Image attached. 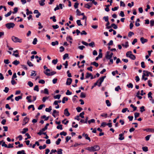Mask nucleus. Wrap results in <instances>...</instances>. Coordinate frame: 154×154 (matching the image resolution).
Wrapping results in <instances>:
<instances>
[{
  "mask_svg": "<svg viewBox=\"0 0 154 154\" xmlns=\"http://www.w3.org/2000/svg\"><path fill=\"white\" fill-rule=\"evenodd\" d=\"M63 65H64L65 66V69L67 68V66H68V61H66L65 62V63H63Z\"/></svg>",
  "mask_w": 154,
  "mask_h": 154,
  "instance_id": "obj_44",
  "label": "nucleus"
},
{
  "mask_svg": "<svg viewBox=\"0 0 154 154\" xmlns=\"http://www.w3.org/2000/svg\"><path fill=\"white\" fill-rule=\"evenodd\" d=\"M18 8L17 7L14 8V11L12 12V13L13 14L16 13L18 11Z\"/></svg>",
  "mask_w": 154,
  "mask_h": 154,
  "instance_id": "obj_43",
  "label": "nucleus"
},
{
  "mask_svg": "<svg viewBox=\"0 0 154 154\" xmlns=\"http://www.w3.org/2000/svg\"><path fill=\"white\" fill-rule=\"evenodd\" d=\"M51 110L52 107L51 106H50L48 108L45 109V111L47 112H50Z\"/></svg>",
  "mask_w": 154,
  "mask_h": 154,
  "instance_id": "obj_22",
  "label": "nucleus"
},
{
  "mask_svg": "<svg viewBox=\"0 0 154 154\" xmlns=\"http://www.w3.org/2000/svg\"><path fill=\"white\" fill-rule=\"evenodd\" d=\"M77 112H80L82 110V109L80 107H78L76 108Z\"/></svg>",
  "mask_w": 154,
  "mask_h": 154,
  "instance_id": "obj_46",
  "label": "nucleus"
},
{
  "mask_svg": "<svg viewBox=\"0 0 154 154\" xmlns=\"http://www.w3.org/2000/svg\"><path fill=\"white\" fill-rule=\"evenodd\" d=\"M143 151L146 152L148 151V148L147 146H144L142 147Z\"/></svg>",
  "mask_w": 154,
  "mask_h": 154,
  "instance_id": "obj_29",
  "label": "nucleus"
},
{
  "mask_svg": "<svg viewBox=\"0 0 154 154\" xmlns=\"http://www.w3.org/2000/svg\"><path fill=\"white\" fill-rule=\"evenodd\" d=\"M127 86L128 88H132L133 87V85L131 83H129L127 85Z\"/></svg>",
  "mask_w": 154,
  "mask_h": 154,
  "instance_id": "obj_55",
  "label": "nucleus"
},
{
  "mask_svg": "<svg viewBox=\"0 0 154 154\" xmlns=\"http://www.w3.org/2000/svg\"><path fill=\"white\" fill-rule=\"evenodd\" d=\"M28 84L30 87H32L33 85V83L30 81L28 82Z\"/></svg>",
  "mask_w": 154,
  "mask_h": 154,
  "instance_id": "obj_64",
  "label": "nucleus"
},
{
  "mask_svg": "<svg viewBox=\"0 0 154 154\" xmlns=\"http://www.w3.org/2000/svg\"><path fill=\"white\" fill-rule=\"evenodd\" d=\"M85 114V112H82L81 113L79 114V116L80 117H81L82 118H84V116L83 115Z\"/></svg>",
  "mask_w": 154,
  "mask_h": 154,
  "instance_id": "obj_58",
  "label": "nucleus"
},
{
  "mask_svg": "<svg viewBox=\"0 0 154 154\" xmlns=\"http://www.w3.org/2000/svg\"><path fill=\"white\" fill-rule=\"evenodd\" d=\"M120 16H121L122 17H124L125 16V14H124V12L123 11H120V13L119 14Z\"/></svg>",
  "mask_w": 154,
  "mask_h": 154,
  "instance_id": "obj_61",
  "label": "nucleus"
},
{
  "mask_svg": "<svg viewBox=\"0 0 154 154\" xmlns=\"http://www.w3.org/2000/svg\"><path fill=\"white\" fill-rule=\"evenodd\" d=\"M129 57L133 60H134L136 59L135 56L133 54H132L131 56H129Z\"/></svg>",
  "mask_w": 154,
  "mask_h": 154,
  "instance_id": "obj_40",
  "label": "nucleus"
},
{
  "mask_svg": "<svg viewBox=\"0 0 154 154\" xmlns=\"http://www.w3.org/2000/svg\"><path fill=\"white\" fill-rule=\"evenodd\" d=\"M154 25V20H151L150 21V26L151 27L153 26Z\"/></svg>",
  "mask_w": 154,
  "mask_h": 154,
  "instance_id": "obj_45",
  "label": "nucleus"
},
{
  "mask_svg": "<svg viewBox=\"0 0 154 154\" xmlns=\"http://www.w3.org/2000/svg\"><path fill=\"white\" fill-rule=\"evenodd\" d=\"M91 64V65H93L95 66L96 67H98L99 65L98 63L96 62L95 61H94L93 62H92Z\"/></svg>",
  "mask_w": 154,
  "mask_h": 154,
  "instance_id": "obj_21",
  "label": "nucleus"
},
{
  "mask_svg": "<svg viewBox=\"0 0 154 154\" xmlns=\"http://www.w3.org/2000/svg\"><path fill=\"white\" fill-rule=\"evenodd\" d=\"M64 114L66 116H70V114L68 111V109L66 108L64 110Z\"/></svg>",
  "mask_w": 154,
  "mask_h": 154,
  "instance_id": "obj_10",
  "label": "nucleus"
},
{
  "mask_svg": "<svg viewBox=\"0 0 154 154\" xmlns=\"http://www.w3.org/2000/svg\"><path fill=\"white\" fill-rule=\"evenodd\" d=\"M12 40L15 43H17V42L19 43L22 42V39H20L19 38H18L17 37H16L14 36H13L11 37Z\"/></svg>",
  "mask_w": 154,
  "mask_h": 154,
  "instance_id": "obj_2",
  "label": "nucleus"
},
{
  "mask_svg": "<svg viewBox=\"0 0 154 154\" xmlns=\"http://www.w3.org/2000/svg\"><path fill=\"white\" fill-rule=\"evenodd\" d=\"M152 94V93L151 92H149V93L148 94V98H150L151 99H152V97L151 95Z\"/></svg>",
  "mask_w": 154,
  "mask_h": 154,
  "instance_id": "obj_54",
  "label": "nucleus"
},
{
  "mask_svg": "<svg viewBox=\"0 0 154 154\" xmlns=\"http://www.w3.org/2000/svg\"><path fill=\"white\" fill-rule=\"evenodd\" d=\"M134 33L133 32H129L128 34V36L129 37H131L132 36V35H134Z\"/></svg>",
  "mask_w": 154,
  "mask_h": 154,
  "instance_id": "obj_60",
  "label": "nucleus"
},
{
  "mask_svg": "<svg viewBox=\"0 0 154 154\" xmlns=\"http://www.w3.org/2000/svg\"><path fill=\"white\" fill-rule=\"evenodd\" d=\"M34 90L35 91H39L38 86L37 85H35V86L34 88Z\"/></svg>",
  "mask_w": 154,
  "mask_h": 154,
  "instance_id": "obj_56",
  "label": "nucleus"
},
{
  "mask_svg": "<svg viewBox=\"0 0 154 154\" xmlns=\"http://www.w3.org/2000/svg\"><path fill=\"white\" fill-rule=\"evenodd\" d=\"M31 108H32V110L33 111L35 110V109L34 107V106L33 105H31L28 106V109H29Z\"/></svg>",
  "mask_w": 154,
  "mask_h": 154,
  "instance_id": "obj_34",
  "label": "nucleus"
},
{
  "mask_svg": "<svg viewBox=\"0 0 154 154\" xmlns=\"http://www.w3.org/2000/svg\"><path fill=\"white\" fill-rule=\"evenodd\" d=\"M68 100V98L67 97H64L63 98L62 102L63 103H65V101H67Z\"/></svg>",
  "mask_w": 154,
  "mask_h": 154,
  "instance_id": "obj_20",
  "label": "nucleus"
},
{
  "mask_svg": "<svg viewBox=\"0 0 154 154\" xmlns=\"http://www.w3.org/2000/svg\"><path fill=\"white\" fill-rule=\"evenodd\" d=\"M57 129H60V130H62V125H59L57 126Z\"/></svg>",
  "mask_w": 154,
  "mask_h": 154,
  "instance_id": "obj_50",
  "label": "nucleus"
},
{
  "mask_svg": "<svg viewBox=\"0 0 154 154\" xmlns=\"http://www.w3.org/2000/svg\"><path fill=\"white\" fill-rule=\"evenodd\" d=\"M60 97H61L60 95L57 94L56 96H54V97L55 99H59Z\"/></svg>",
  "mask_w": 154,
  "mask_h": 154,
  "instance_id": "obj_33",
  "label": "nucleus"
},
{
  "mask_svg": "<svg viewBox=\"0 0 154 154\" xmlns=\"http://www.w3.org/2000/svg\"><path fill=\"white\" fill-rule=\"evenodd\" d=\"M106 77V76H102L100 78V79H98L97 82H98H98L99 83L97 85L99 87H100L101 86V85L102 83V82H103L104 79Z\"/></svg>",
  "mask_w": 154,
  "mask_h": 154,
  "instance_id": "obj_3",
  "label": "nucleus"
},
{
  "mask_svg": "<svg viewBox=\"0 0 154 154\" xmlns=\"http://www.w3.org/2000/svg\"><path fill=\"white\" fill-rule=\"evenodd\" d=\"M28 130V128H24L23 129V131L21 132V133L23 134H25Z\"/></svg>",
  "mask_w": 154,
  "mask_h": 154,
  "instance_id": "obj_25",
  "label": "nucleus"
},
{
  "mask_svg": "<svg viewBox=\"0 0 154 154\" xmlns=\"http://www.w3.org/2000/svg\"><path fill=\"white\" fill-rule=\"evenodd\" d=\"M69 57V55L68 54H65L63 56V60H65L66 58Z\"/></svg>",
  "mask_w": 154,
  "mask_h": 154,
  "instance_id": "obj_53",
  "label": "nucleus"
},
{
  "mask_svg": "<svg viewBox=\"0 0 154 154\" xmlns=\"http://www.w3.org/2000/svg\"><path fill=\"white\" fill-rule=\"evenodd\" d=\"M41 118L42 119H45V121H47L49 119V117H46L45 115H43Z\"/></svg>",
  "mask_w": 154,
  "mask_h": 154,
  "instance_id": "obj_37",
  "label": "nucleus"
},
{
  "mask_svg": "<svg viewBox=\"0 0 154 154\" xmlns=\"http://www.w3.org/2000/svg\"><path fill=\"white\" fill-rule=\"evenodd\" d=\"M140 112H143L145 111V107L143 106H142L140 108Z\"/></svg>",
  "mask_w": 154,
  "mask_h": 154,
  "instance_id": "obj_26",
  "label": "nucleus"
},
{
  "mask_svg": "<svg viewBox=\"0 0 154 154\" xmlns=\"http://www.w3.org/2000/svg\"><path fill=\"white\" fill-rule=\"evenodd\" d=\"M62 149H58L57 151V153L58 154H62Z\"/></svg>",
  "mask_w": 154,
  "mask_h": 154,
  "instance_id": "obj_49",
  "label": "nucleus"
},
{
  "mask_svg": "<svg viewBox=\"0 0 154 154\" xmlns=\"http://www.w3.org/2000/svg\"><path fill=\"white\" fill-rule=\"evenodd\" d=\"M58 62V60L57 59H54L52 61V63H53L55 65Z\"/></svg>",
  "mask_w": 154,
  "mask_h": 154,
  "instance_id": "obj_41",
  "label": "nucleus"
},
{
  "mask_svg": "<svg viewBox=\"0 0 154 154\" xmlns=\"http://www.w3.org/2000/svg\"><path fill=\"white\" fill-rule=\"evenodd\" d=\"M100 149V147L99 146L96 145L93 146L88 147L86 149L90 152H94L99 150Z\"/></svg>",
  "mask_w": 154,
  "mask_h": 154,
  "instance_id": "obj_1",
  "label": "nucleus"
},
{
  "mask_svg": "<svg viewBox=\"0 0 154 154\" xmlns=\"http://www.w3.org/2000/svg\"><path fill=\"white\" fill-rule=\"evenodd\" d=\"M60 48V51L61 52H62L64 50V48L63 46H61Z\"/></svg>",
  "mask_w": 154,
  "mask_h": 154,
  "instance_id": "obj_63",
  "label": "nucleus"
},
{
  "mask_svg": "<svg viewBox=\"0 0 154 154\" xmlns=\"http://www.w3.org/2000/svg\"><path fill=\"white\" fill-rule=\"evenodd\" d=\"M106 103L107 105L108 106H111V103L110 102L109 100H106Z\"/></svg>",
  "mask_w": 154,
  "mask_h": 154,
  "instance_id": "obj_35",
  "label": "nucleus"
},
{
  "mask_svg": "<svg viewBox=\"0 0 154 154\" xmlns=\"http://www.w3.org/2000/svg\"><path fill=\"white\" fill-rule=\"evenodd\" d=\"M27 64L30 67L33 66L34 65L29 60H28L27 62Z\"/></svg>",
  "mask_w": 154,
  "mask_h": 154,
  "instance_id": "obj_24",
  "label": "nucleus"
},
{
  "mask_svg": "<svg viewBox=\"0 0 154 154\" xmlns=\"http://www.w3.org/2000/svg\"><path fill=\"white\" fill-rule=\"evenodd\" d=\"M124 133L120 134H119V139L120 140H122L124 139V137H123Z\"/></svg>",
  "mask_w": 154,
  "mask_h": 154,
  "instance_id": "obj_14",
  "label": "nucleus"
},
{
  "mask_svg": "<svg viewBox=\"0 0 154 154\" xmlns=\"http://www.w3.org/2000/svg\"><path fill=\"white\" fill-rule=\"evenodd\" d=\"M90 77H91V79H93V77L92 74L87 72L86 73V75L85 76V78L86 79H88Z\"/></svg>",
  "mask_w": 154,
  "mask_h": 154,
  "instance_id": "obj_8",
  "label": "nucleus"
},
{
  "mask_svg": "<svg viewBox=\"0 0 154 154\" xmlns=\"http://www.w3.org/2000/svg\"><path fill=\"white\" fill-rule=\"evenodd\" d=\"M113 55V53L111 52L109 54V52L107 51L106 53V55L105 56V57L107 59H111Z\"/></svg>",
  "mask_w": 154,
  "mask_h": 154,
  "instance_id": "obj_5",
  "label": "nucleus"
},
{
  "mask_svg": "<svg viewBox=\"0 0 154 154\" xmlns=\"http://www.w3.org/2000/svg\"><path fill=\"white\" fill-rule=\"evenodd\" d=\"M61 140L60 138H58L56 142V143L57 145H58L60 144V142Z\"/></svg>",
  "mask_w": 154,
  "mask_h": 154,
  "instance_id": "obj_47",
  "label": "nucleus"
},
{
  "mask_svg": "<svg viewBox=\"0 0 154 154\" xmlns=\"http://www.w3.org/2000/svg\"><path fill=\"white\" fill-rule=\"evenodd\" d=\"M44 72L46 75L48 76L52 75L56 73V72L54 71H53L51 73L47 72H45L44 71Z\"/></svg>",
  "mask_w": 154,
  "mask_h": 154,
  "instance_id": "obj_6",
  "label": "nucleus"
},
{
  "mask_svg": "<svg viewBox=\"0 0 154 154\" xmlns=\"http://www.w3.org/2000/svg\"><path fill=\"white\" fill-rule=\"evenodd\" d=\"M44 93L47 94H49V91L48 90L47 88H45L43 92Z\"/></svg>",
  "mask_w": 154,
  "mask_h": 154,
  "instance_id": "obj_39",
  "label": "nucleus"
},
{
  "mask_svg": "<svg viewBox=\"0 0 154 154\" xmlns=\"http://www.w3.org/2000/svg\"><path fill=\"white\" fill-rule=\"evenodd\" d=\"M59 112L58 111H57L56 110H53V111L52 112V115L55 118L56 116H55V114L58 113V116H59Z\"/></svg>",
  "mask_w": 154,
  "mask_h": 154,
  "instance_id": "obj_13",
  "label": "nucleus"
},
{
  "mask_svg": "<svg viewBox=\"0 0 154 154\" xmlns=\"http://www.w3.org/2000/svg\"><path fill=\"white\" fill-rule=\"evenodd\" d=\"M132 52L131 51H128L126 53V56L127 57H128L129 56H131L132 55Z\"/></svg>",
  "mask_w": 154,
  "mask_h": 154,
  "instance_id": "obj_17",
  "label": "nucleus"
},
{
  "mask_svg": "<svg viewBox=\"0 0 154 154\" xmlns=\"http://www.w3.org/2000/svg\"><path fill=\"white\" fill-rule=\"evenodd\" d=\"M37 39L36 38H35L34 39L33 41L32 42V44L34 45H36L37 44Z\"/></svg>",
  "mask_w": 154,
  "mask_h": 154,
  "instance_id": "obj_42",
  "label": "nucleus"
},
{
  "mask_svg": "<svg viewBox=\"0 0 154 154\" xmlns=\"http://www.w3.org/2000/svg\"><path fill=\"white\" fill-rule=\"evenodd\" d=\"M29 118L27 117L24 118L23 119V122H25V124H23V125H24L26 124L28 122L29 120Z\"/></svg>",
  "mask_w": 154,
  "mask_h": 154,
  "instance_id": "obj_11",
  "label": "nucleus"
},
{
  "mask_svg": "<svg viewBox=\"0 0 154 154\" xmlns=\"http://www.w3.org/2000/svg\"><path fill=\"white\" fill-rule=\"evenodd\" d=\"M80 97L82 98H85L86 97V95L84 92H81L80 94Z\"/></svg>",
  "mask_w": 154,
  "mask_h": 154,
  "instance_id": "obj_31",
  "label": "nucleus"
},
{
  "mask_svg": "<svg viewBox=\"0 0 154 154\" xmlns=\"http://www.w3.org/2000/svg\"><path fill=\"white\" fill-rule=\"evenodd\" d=\"M58 42L56 41L55 42H51V45L52 46H55L56 45H58Z\"/></svg>",
  "mask_w": 154,
  "mask_h": 154,
  "instance_id": "obj_27",
  "label": "nucleus"
},
{
  "mask_svg": "<svg viewBox=\"0 0 154 154\" xmlns=\"http://www.w3.org/2000/svg\"><path fill=\"white\" fill-rule=\"evenodd\" d=\"M45 105L44 104H42L40 105L38 108V109L40 110L42 109L43 107H45Z\"/></svg>",
  "mask_w": 154,
  "mask_h": 154,
  "instance_id": "obj_57",
  "label": "nucleus"
},
{
  "mask_svg": "<svg viewBox=\"0 0 154 154\" xmlns=\"http://www.w3.org/2000/svg\"><path fill=\"white\" fill-rule=\"evenodd\" d=\"M76 23L77 25L79 26H82V25L81 24L80 20H77L76 21Z\"/></svg>",
  "mask_w": 154,
  "mask_h": 154,
  "instance_id": "obj_48",
  "label": "nucleus"
},
{
  "mask_svg": "<svg viewBox=\"0 0 154 154\" xmlns=\"http://www.w3.org/2000/svg\"><path fill=\"white\" fill-rule=\"evenodd\" d=\"M140 40L142 44H143L147 42L148 40L144 38L143 37H141L140 38Z\"/></svg>",
  "mask_w": 154,
  "mask_h": 154,
  "instance_id": "obj_12",
  "label": "nucleus"
},
{
  "mask_svg": "<svg viewBox=\"0 0 154 154\" xmlns=\"http://www.w3.org/2000/svg\"><path fill=\"white\" fill-rule=\"evenodd\" d=\"M22 95L21 96H19L17 97H15V100L16 101H18L20 99H22Z\"/></svg>",
  "mask_w": 154,
  "mask_h": 154,
  "instance_id": "obj_18",
  "label": "nucleus"
},
{
  "mask_svg": "<svg viewBox=\"0 0 154 154\" xmlns=\"http://www.w3.org/2000/svg\"><path fill=\"white\" fill-rule=\"evenodd\" d=\"M72 81V79L70 78H67L66 83V85H70L71 84Z\"/></svg>",
  "mask_w": 154,
  "mask_h": 154,
  "instance_id": "obj_9",
  "label": "nucleus"
},
{
  "mask_svg": "<svg viewBox=\"0 0 154 154\" xmlns=\"http://www.w3.org/2000/svg\"><path fill=\"white\" fill-rule=\"evenodd\" d=\"M88 45L90 47H93L95 46L94 42H92L91 43L88 44Z\"/></svg>",
  "mask_w": 154,
  "mask_h": 154,
  "instance_id": "obj_28",
  "label": "nucleus"
},
{
  "mask_svg": "<svg viewBox=\"0 0 154 154\" xmlns=\"http://www.w3.org/2000/svg\"><path fill=\"white\" fill-rule=\"evenodd\" d=\"M55 18V16H54L53 17H51L50 18V19H52L53 21L54 22H56L57 20Z\"/></svg>",
  "mask_w": 154,
  "mask_h": 154,
  "instance_id": "obj_32",
  "label": "nucleus"
},
{
  "mask_svg": "<svg viewBox=\"0 0 154 154\" xmlns=\"http://www.w3.org/2000/svg\"><path fill=\"white\" fill-rule=\"evenodd\" d=\"M14 23H8L5 24V26L8 29H10L11 28H13L15 26Z\"/></svg>",
  "mask_w": 154,
  "mask_h": 154,
  "instance_id": "obj_4",
  "label": "nucleus"
},
{
  "mask_svg": "<svg viewBox=\"0 0 154 154\" xmlns=\"http://www.w3.org/2000/svg\"><path fill=\"white\" fill-rule=\"evenodd\" d=\"M122 89L119 86H118L115 88V91H118L119 90H121Z\"/></svg>",
  "mask_w": 154,
  "mask_h": 154,
  "instance_id": "obj_38",
  "label": "nucleus"
},
{
  "mask_svg": "<svg viewBox=\"0 0 154 154\" xmlns=\"http://www.w3.org/2000/svg\"><path fill=\"white\" fill-rule=\"evenodd\" d=\"M12 63L14 65L17 66L20 64V62L17 60H15Z\"/></svg>",
  "mask_w": 154,
  "mask_h": 154,
  "instance_id": "obj_16",
  "label": "nucleus"
},
{
  "mask_svg": "<svg viewBox=\"0 0 154 154\" xmlns=\"http://www.w3.org/2000/svg\"><path fill=\"white\" fill-rule=\"evenodd\" d=\"M143 72L144 73H145L146 76H148L150 75L151 77H153V75L150 72H149L147 71L144 70Z\"/></svg>",
  "mask_w": 154,
  "mask_h": 154,
  "instance_id": "obj_7",
  "label": "nucleus"
},
{
  "mask_svg": "<svg viewBox=\"0 0 154 154\" xmlns=\"http://www.w3.org/2000/svg\"><path fill=\"white\" fill-rule=\"evenodd\" d=\"M122 45L123 47H125V48H127L129 46L128 43V42H125V45H124L123 44H122Z\"/></svg>",
  "mask_w": 154,
  "mask_h": 154,
  "instance_id": "obj_19",
  "label": "nucleus"
},
{
  "mask_svg": "<svg viewBox=\"0 0 154 154\" xmlns=\"http://www.w3.org/2000/svg\"><path fill=\"white\" fill-rule=\"evenodd\" d=\"M26 14H27V15H28L29 14H32V12L31 11H29L28 9H26Z\"/></svg>",
  "mask_w": 154,
  "mask_h": 154,
  "instance_id": "obj_59",
  "label": "nucleus"
},
{
  "mask_svg": "<svg viewBox=\"0 0 154 154\" xmlns=\"http://www.w3.org/2000/svg\"><path fill=\"white\" fill-rule=\"evenodd\" d=\"M31 97V96H28L26 97V99L28 100V102L29 103H31L32 102V100L30 99V98Z\"/></svg>",
  "mask_w": 154,
  "mask_h": 154,
  "instance_id": "obj_30",
  "label": "nucleus"
},
{
  "mask_svg": "<svg viewBox=\"0 0 154 154\" xmlns=\"http://www.w3.org/2000/svg\"><path fill=\"white\" fill-rule=\"evenodd\" d=\"M12 13V11H10L9 12H8L7 14H5V17H7L10 16Z\"/></svg>",
  "mask_w": 154,
  "mask_h": 154,
  "instance_id": "obj_36",
  "label": "nucleus"
},
{
  "mask_svg": "<svg viewBox=\"0 0 154 154\" xmlns=\"http://www.w3.org/2000/svg\"><path fill=\"white\" fill-rule=\"evenodd\" d=\"M85 137L86 139L89 140V141H91V139L89 137H88V135L87 134L85 135Z\"/></svg>",
  "mask_w": 154,
  "mask_h": 154,
  "instance_id": "obj_51",
  "label": "nucleus"
},
{
  "mask_svg": "<svg viewBox=\"0 0 154 154\" xmlns=\"http://www.w3.org/2000/svg\"><path fill=\"white\" fill-rule=\"evenodd\" d=\"M45 0H41V1H39V3L40 6H43L45 5L44 2Z\"/></svg>",
  "mask_w": 154,
  "mask_h": 154,
  "instance_id": "obj_15",
  "label": "nucleus"
},
{
  "mask_svg": "<svg viewBox=\"0 0 154 154\" xmlns=\"http://www.w3.org/2000/svg\"><path fill=\"white\" fill-rule=\"evenodd\" d=\"M103 19L105 20L106 22L108 21L109 17L108 16H105L103 17Z\"/></svg>",
  "mask_w": 154,
  "mask_h": 154,
  "instance_id": "obj_62",
  "label": "nucleus"
},
{
  "mask_svg": "<svg viewBox=\"0 0 154 154\" xmlns=\"http://www.w3.org/2000/svg\"><path fill=\"white\" fill-rule=\"evenodd\" d=\"M48 97L46 96L42 98V101L43 102H45L46 101V100H48Z\"/></svg>",
  "mask_w": 154,
  "mask_h": 154,
  "instance_id": "obj_52",
  "label": "nucleus"
},
{
  "mask_svg": "<svg viewBox=\"0 0 154 154\" xmlns=\"http://www.w3.org/2000/svg\"><path fill=\"white\" fill-rule=\"evenodd\" d=\"M46 147V145L45 144L43 146H40L39 147L40 149L41 150L45 149Z\"/></svg>",
  "mask_w": 154,
  "mask_h": 154,
  "instance_id": "obj_23",
  "label": "nucleus"
}]
</instances>
